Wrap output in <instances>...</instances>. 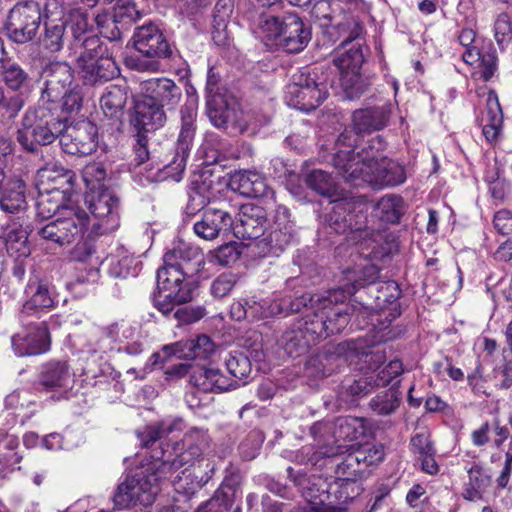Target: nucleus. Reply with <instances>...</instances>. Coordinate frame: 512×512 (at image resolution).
Returning <instances> with one entry per match:
<instances>
[{
  "instance_id": "774afa93",
  "label": "nucleus",
  "mask_w": 512,
  "mask_h": 512,
  "mask_svg": "<svg viewBox=\"0 0 512 512\" xmlns=\"http://www.w3.org/2000/svg\"><path fill=\"white\" fill-rule=\"evenodd\" d=\"M232 502L230 495L223 489H219L213 497L199 506L196 512H228Z\"/></svg>"
},
{
  "instance_id": "603ef678",
  "label": "nucleus",
  "mask_w": 512,
  "mask_h": 512,
  "mask_svg": "<svg viewBox=\"0 0 512 512\" xmlns=\"http://www.w3.org/2000/svg\"><path fill=\"white\" fill-rule=\"evenodd\" d=\"M380 270L379 268L371 263H367L362 266H358L353 271H348L347 279L352 280L351 283L345 284L338 289L348 291L353 289V294L358 288L364 287L366 285H371L376 283L379 278Z\"/></svg>"
},
{
  "instance_id": "0eeeda50",
  "label": "nucleus",
  "mask_w": 512,
  "mask_h": 512,
  "mask_svg": "<svg viewBox=\"0 0 512 512\" xmlns=\"http://www.w3.org/2000/svg\"><path fill=\"white\" fill-rule=\"evenodd\" d=\"M42 22L41 7L34 0L17 3L9 12L5 29L10 40L24 44L33 40Z\"/></svg>"
},
{
  "instance_id": "4be33fe9",
  "label": "nucleus",
  "mask_w": 512,
  "mask_h": 512,
  "mask_svg": "<svg viewBox=\"0 0 512 512\" xmlns=\"http://www.w3.org/2000/svg\"><path fill=\"white\" fill-rule=\"evenodd\" d=\"M141 93L162 108L174 110L182 98L181 88L169 78H152L141 83Z\"/></svg>"
},
{
  "instance_id": "4468645a",
  "label": "nucleus",
  "mask_w": 512,
  "mask_h": 512,
  "mask_svg": "<svg viewBox=\"0 0 512 512\" xmlns=\"http://www.w3.org/2000/svg\"><path fill=\"white\" fill-rule=\"evenodd\" d=\"M12 349L19 356H33L50 349V336L45 322L29 323L11 338Z\"/></svg>"
},
{
  "instance_id": "6e6552de",
  "label": "nucleus",
  "mask_w": 512,
  "mask_h": 512,
  "mask_svg": "<svg viewBox=\"0 0 512 512\" xmlns=\"http://www.w3.org/2000/svg\"><path fill=\"white\" fill-rule=\"evenodd\" d=\"M327 96L326 84L318 82L315 73H301L287 91L289 105L306 112L319 107Z\"/></svg>"
},
{
  "instance_id": "f8f14e48",
  "label": "nucleus",
  "mask_w": 512,
  "mask_h": 512,
  "mask_svg": "<svg viewBox=\"0 0 512 512\" xmlns=\"http://www.w3.org/2000/svg\"><path fill=\"white\" fill-rule=\"evenodd\" d=\"M97 138V126L90 121L82 120L69 126L65 124L60 144L68 154L86 156L96 150Z\"/></svg>"
},
{
  "instance_id": "5701e85b",
  "label": "nucleus",
  "mask_w": 512,
  "mask_h": 512,
  "mask_svg": "<svg viewBox=\"0 0 512 512\" xmlns=\"http://www.w3.org/2000/svg\"><path fill=\"white\" fill-rule=\"evenodd\" d=\"M233 219L222 208L209 206L203 212L201 220L193 225L194 232L205 240H213L225 235L232 229Z\"/></svg>"
},
{
  "instance_id": "4d7b16f0",
  "label": "nucleus",
  "mask_w": 512,
  "mask_h": 512,
  "mask_svg": "<svg viewBox=\"0 0 512 512\" xmlns=\"http://www.w3.org/2000/svg\"><path fill=\"white\" fill-rule=\"evenodd\" d=\"M401 393L396 388H389L373 397L369 403L370 408L378 415L393 413L400 404Z\"/></svg>"
},
{
  "instance_id": "2eb2a0df",
  "label": "nucleus",
  "mask_w": 512,
  "mask_h": 512,
  "mask_svg": "<svg viewBox=\"0 0 512 512\" xmlns=\"http://www.w3.org/2000/svg\"><path fill=\"white\" fill-rule=\"evenodd\" d=\"M196 115V108L193 105L186 104L180 110L181 129L175 146V155L167 165L177 173H182L187 164L196 132Z\"/></svg>"
},
{
  "instance_id": "bf43d9fd",
  "label": "nucleus",
  "mask_w": 512,
  "mask_h": 512,
  "mask_svg": "<svg viewBox=\"0 0 512 512\" xmlns=\"http://www.w3.org/2000/svg\"><path fill=\"white\" fill-rule=\"evenodd\" d=\"M82 99L81 88L76 84L67 89L63 97L47 99L45 104H48V107L53 108L55 113H57L58 109H61L66 113H71L81 108Z\"/></svg>"
},
{
  "instance_id": "9b49d317",
  "label": "nucleus",
  "mask_w": 512,
  "mask_h": 512,
  "mask_svg": "<svg viewBox=\"0 0 512 512\" xmlns=\"http://www.w3.org/2000/svg\"><path fill=\"white\" fill-rule=\"evenodd\" d=\"M360 137L353 127L346 128L335 142L332 163L346 182L350 180V172L353 171V168H359L364 162L363 156L369 153L367 150L354 153Z\"/></svg>"
},
{
  "instance_id": "09e8293b",
  "label": "nucleus",
  "mask_w": 512,
  "mask_h": 512,
  "mask_svg": "<svg viewBox=\"0 0 512 512\" xmlns=\"http://www.w3.org/2000/svg\"><path fill=\"white\" fill-rule=\"evenodd\" d=\"M210 184L205 180H193L188 188V202L185 208L187 215H195L197 212L203 210L210 201Z\"/></svg>"
},
{
  "instance_id": "a878e982",
  "label": "nucleus",
  "mask_w": 512,
  "mask_h": 512,
  "mask_svg": "<svg viewBox=\"0 0 512 512\" xmlns=\"http://www.w3.org/2000/svg\"><path fill=\"white\" fill-rule=\"evenodd\" d=\"M163 262L178 266L186 273H198L205 264L204 255L198 247L179 241L163 256Z\"/></svg>"
},
{
  "instance_id": "aec40b11",
  "label": "nucleus",
  "mask_w": 512,
  "mask_h": 512,
  "mask_svg": "<svg viewBox=\"0 0 512 512\" xmlns=\"http://www.w3.org/2000/svg\"><path fill=\"white\" fill-rule=\"evenodd\" d=\"M266 212L258 205L244 204L241 206L236 222H233L234 235L242 240H258L264 235Z\"/></svg>"
},
{
  "instance_id": "39448f33",
  "label": "nucleus",
  "mask_w": 512,
  "mask_h": 512,
  "mask_svg": "<svg viewBox=\"0 0 512 512\" xmlns=\"http://www.w3.org/2000/svg\"><path fill=\"white\" fill-rule=\"evenodd\" d=\"M63 216L38 229V235L46 241L60 246L69 245L86 231L90 217L79 206L63 208Z\"/></svg>"
},
{
  "instance_id": "f257e3e1",
  "label": "nucleus",
  "mask_w": 512,
  "mask_h": 512,
  "mask_svg": "<svg viewBox=\"0 0 512 512\" xmlns=\"http://www.w3.org/2000/svg\"><path fill=\"white\" fill-rule=\"evenodd\" d=\"M40 103L26 110L15 135L22 149L29 153L37 152L39 146L52 144L65 129V118Z\"/></svg>"
},
{
  "instance_id": "c756f323",
  "label": "nucleus",
  "mask_w": 512,
  "mask_h": 512,
  "mask_svg": "<svg viewBox=\"0 0 512 512\" xmlns=\"http://www.w3.org/2000/svg\"><path fill=\"white\" fill-rule=\"evenodd\" d=\"M389 119V111L385 107L359 109L352 115V127L361 136L383 129Z\"/></svg>"
},
{
  "instance_id": "2f4dec72",
  "label": "nucleus",
  "mask_w": 512,
  "mask_h": 512,
  "mask_svg": "<svg viewBox=\"0 0 512 512\" xmlns=\"http://www.w3.org/2000/svg\"><path fill=\"white\" fill-rule=\"evenodd\" d=\"M234 190L247 198L266 197L270 193L265 179L254 171H240L231 179Z\"/></svg>"
},
{
  "instance_id": "9d476101",
  "label": "nucleus",
  "mask_w": 512,
  "mask_h": 512,
  "mask_svg": "<svg viewBox=\"0 0 512 512\" xmlns=\"http://www.w3.org/2000/svg\"><path fill=\"white\" fill-rule=\"evenodd\" d=\"M351 295H353V289L344 291L336 288L330 290L326 296H321L320 308L322 314L318 315L325 319L329 336L340 333L348 325L351 312L354 309L344 305V302Z\"/></svg>"
},
{
  "instance_id": "b1692460",
  "label": "nucleus",
  "mask_w": 512,
  "mask_h": 512,
  "mask_svg": "<svg viewBox=\"0 0 512 512\" xmlns=\"http://www.w3.org/2000/svg\"><path fill=\"white\" fill-rule=\"evenodd\" d=\"M363 488L358 481L337 479L331 483L328 495H324L326 512H346L362 493Z\"/></svg>"
},
{
  "instance_id": "de8ad7c7",
  "label": "nucleus",
  "mask_w": 512,
  "mask_h": 512,
  "mask_svg": "<svg viewBox=\"0 0 512 512\" xmlns=\"http://www.w3.org/2000/svg\"><path fill=\"white\" fill-rule=\"evenodd\" d=\"M293 232L288 230L269 229L268 234L257 242L263 256H278L292 241Z\"/></svg>"
},
{
  "instance_id": "13d9d810",
  "label": "nucleus",
  "mask_w": 512,
  "mask_h": 512,
  "mask_svg": "<svg viewBox=\"0 0 512 512\" xmlns=\"http://www.w3.org/2000/svg\"><path fill=\"white\" fill-rule=\"evenodd\" d=\"M344 447L324 445L318 450L313 451L311 447L305 446L298 452L296 458L300 463L310 464L312 466H321L320 461L325 458H333L343 453Z\"/></svg>"
},
{
  "instance_id": "423d86ee",
  "label": "nucleus",
  "mask_w": 512,
  "mask_h": 512,
  "mask_svg": "<svg viewBox=\"0 0 512 512\" xmlns=\"http://www.w3.org/2000/svg\"><path fill=\"white\" fill-rule=\"evenodd\" d=\"M135 49L151 60H140L137 68L141 71L156 72L160 64L157 59H169L173 50L163 32L154 23L138 27L133 35Z\"/></svg>"
},
{
  "instance_id": "ddd939ff",
  "label": "nucleus",
  "mask_w": 512,
  "mask_h": 512,
  "mask_svg": "<svg viewBox=\"0 0 512 512\" xmlns=\"http://www.w3.org/2000/svg\"><path fill=\"white\" fill-rule=\"evenodd\" d=\"M330 356L343 357L346 361L362 360L369 370H377L386 361V352L376 345H367L362 339L348 340L327 348Z\"/></svg>"
},
{
  "instance_id": "c85d7f7f",
  "label": "nucleus",
  "mask_w": 512,
  "mask_h": 512,
  "mask_svg": "<svg viewBox=\"0 0 512 512\" xmlns=\"http://www.w3.org/2000/svg\"><path fill=\"white\" fill-rule=\"evenodd\" d=\"M78 66L84 83L91 86L110 81L119 73L116 62L110 56L78 63Z\"/></svg>"
},
{
  "instance_id": "a19ab883",
  "label": "nucleus",
  "mask_w": 512,
  "mask_h": 512,
  "mask_svg": "<svg viewBox=\"0 0 512 512\" xmlns=\"http://www.w3.org/2000/svg\"><path fill=\"white\" fill-rule=\"evenodd\" d=\"M45 18L40 43L45 50L51 53L59 52L63 49L66 40V22L64 19H53L48 15H45Z\"/></svg>"
},
{
  "instance_id": "e2e57ef3",
  "label": "nucleus",
  "mask_w": 512,
  "mask_h": 512,
  "mask_svg": "<svg viewBox=\"0 0 512 512\" xmlns=\"http://www.w3.org/2000/svg\"><path fill=\"white\" fill-rule=\"evenodd\" d=\"M365 470L361 467L354 451L349 452L342 461L336 464L335 473L337 479H351L358 481L364 474Z\"/></svg>"
},
{
  "instance_id": "473e14b6",
  "label": "nucleus",
  "mask_w": 512,
  "mask_h": 512,
  "mask_svg": "<svg viewBox=\"0 0 512 512\" xmlns=\"http://www.w3.org/2000/svg\"><path fill=\"white\" fill-rule=\"evenodd\" d=\"M363 32V26L358 18L351 13H344L335 24L327 25L326 33L334 41H340V47L357 40Z\"/></svg>"
},
{
  "instance_id": "7c9ffc66",
  "label": "nucleus",
  "mask_w": 512,
  "mask_h": 512,
  "mask_svg": "<svg viewBox=\"0 0 512 512\" xmlns=\"http://www.w3.org/2000/svg\"><path fill=\"white\" fill-rule=\"evenodd\" d=\"M503 123V113L496 92L489 91L486 98V108L482 112L480 125L485 139L493 142L498 138Z\"/></svg>"
},
{
  "instance_id": "0e129e2a",
  "label": "nucleus",
  "mask_w": 512,
  "mask_h": 512,
  "mask_svg": "<svg viewBox=\"0 0 512 512\" xmlns=\"http://www.w3.org/2000/svg\"><path fill=\"white\" fill-rule=\"evenodd\" d=\"M226 368L229 374L237 380L247 378L252 370L249 358L242 352H232L225 359Z\"/></svg>"
},
{
  "instance_id": "8fccbe9b",
  "label": "nucleus",
  "mask_w": 512,
  "mask_h": 512,
  "mask_svg": "<svg viewBox=\"0 0 512 512\" xmlns=\"http://www.w3.org/2000/svg\"><path fill=\"white\" fill-rule=\"evenodd\" d=\"M158 290V293L153 298V305L164 316L173 315L176 306L192 301V297L188 296V290L186 289H178L177 292Z\"/></svg>"
},
{
  "instance_id": "69168bd1",
  "label": "nucleus",
  "mask_w": 512,
  "mask_h": 512,
  "mask_svg": "<svg viewBox=\"0 0 512 512\" xmlns=\"http://www.w3.org/2000/svg\"><path fill=\"white\" fill-rule=\"evenodd\" d=\"M318 298L320 296H313L308 293L298 297L284 296V305L286 307V316L295 313H306L311 312L318 304Z\"/></svg>"
},
{
  "instance_id": "c03bdc74",
  "label": "nucleus",
  "mask_w": 512,
  "mask_h": 512,
  "mask_svg": "<svg viewBox=\"0 0 512 512\" xmlns=\"http://www.w3.org/2000/svg\"><path fill=\"white\" fill-rule=\"evenodd\" d=\"M320 308V298L315 308L306 313L302 318L298 319V327H302L307 333V338L313 342L314 345L329 337L328 330L326 329L325 319L317 314H322Z\"/></svg>"
},
{
  "instance_id": "79ce46f5",
  "label": "nucleus",
  "mask_w": 512,
  "mask_h": 512,
  "mask_svg": "<svg viewBox=\"0 0 512 512\" xmlns=\"http://www.w3.org/2000/svg\"><path fill=\"white\" fill-rule=\"evenodd\" d=\"M182 420H175L173 422H159L153 425L146 426L143 431L138 432V438L141 444L146 448H152L158 441L160 443V449L155 450L151 457L161 451V447L164 449L163 439L175 430H180Z\"/></svg>"
},
{
  "instance_id": "cd10ccee",
  "label": "nucleus",
  "mask_w": 512,
  "mask_h": 512,
  "mask_svg": "<svg viewBox=\"0 0 512 512\" xmlns=\"http://www.w3.org/2000/svg\"><path fill=\"white\" fill-rule=\"evenodd\" d=\"M196 273H186L178 266L164 263L157 270V286L162 291L177 292V290H188V296L193 298L195 283L190 278Z\"/></svg>"
},
{
  "instance_id": "5fc2aeb1",
  "label": "nucleus",
  "mask_w": 512,
  "mask_h": 512,
  "mask_svg": "<svg viewBox=\"0 0 512 512\" xmlns=\"http://www.w3.org/2000/svg\"><path fill=\"white\" fill-rule=\"evenodd\" d=\"M71 260L80 263H86L92 268H97L100 265L101 260L97 255V247L93 237L88 235L85 238H81L70 252Z\"/></svg>"
},
{
  "instance_id": "e433bc0d",
  "label": "nucleus",
  "mask_w": 512,
  "mask_h": 512,
  "mask_svg": "<svg viewBox=\"0 0 512 512\" xmlns=\"http://www.w3.org/2000/svg\"><path fill=\"white\" fill-rule=\"evenodd\" d=\"M26 185L15 179L6 183L0 193V209L5 213L18 214L27 208Z\"/></svg>"
},
{
  "instance_id": "f3484780",
  "label": "nucleus",
  "mask_w": 512,
  "mask_h": 512,
  "mask_svg": "<svg viewBox=\"0 0 512 512\" xmlns=\"http://www.w3.org/2000/svg\"><path fill=\"white\" fill-rule=\"evenodd\" d=\"M213 351V343L207 335H199L195 339L179 341L165 345L161 351L151 355L152 365H163L172 356L178 358H199Z\"/></svg>"
},
{
  "instance_id": "4c0bfd02",
  "label": "nucleus",
  "mask_w": 512,
  "mask_h": 512,
  "mask_svg": "<svg viewBox=\"0 0 512 512\" xmlns=\"http://www.w3.org/2000/svg\"><path fill=\"white\" fill-rule=\"evenodd\" d=\"M332 210L326 216L329 227L337 234H344L347 231H361L362 227L353 224V214L350 212V204L341 197L332 201Z\"/></svg>"
},
{
  "instance_id": "1a4fd4ad",
  "label": "nucleus",
  "mask_w": 512,
  "mask_h": 512,
  "mask_svg": "<svg viewBox=\"0 0 512 512\" xmlns=\"http://www.w3.org/2000/svg\"><path fill=\"white\" fill-rule=\"evenodd\" d=\"M85 203L94 219L98 220L92 224L94 232L104 234L118 227V199L112 191H89L85 196Z\"/></svg>"
},
{
  "instance_id": "58836bf2",
  "label": "nucleus",
  "mask_w": 512,
  "mask_h": 512,
  "mask_svg": "<svg viewBox=\"0 0 512 512\" xmlns=\"http://www.w3.org/2000/svg\"><path fill=\"white\" fill-rule=\"evenodd\" d=\"M280 343L285 352L292 358L305 355L314 346L313 342L307 338L304 329L298 327V321L283 333Z\"/></svg>"
},
{
  "instance_id": "dca6fc26",
  "label": "nucleus",
  "mask_w": 512,
  "mask_h": 512,
  "mask_svg": "<svg viewBox=\"0 0 512 512\" xmlns=\"http://www.w3.org/2000/svg\"><path fill=\"white\" fill-rule=\"evenodd\" d=\"M288 478L297 486L302 496L311 505V510L326 512L324 495H328L331 483L319 475L308 476L303 471H295L292 467L287 468Z\"/></svg>"
},
{
  "instance_id": "f03ea898",
  "label": "nucleus",
  "mask_w": 512,
  "mask_h": 512,
  "mask_svg": "<svg viewBox=\"0 0 512 512\" xmlns=\"http://www.w3.org/2000/svg\"><path fill=\"white\" fill-rule=\"evenodd\" d=\"M158 458L155 453L151 462L127 475L117 486L113 501L118 509H126L137 503L144 506L152 504L158 493L159 483L170 478L166 472H160L162 466Z\"/></svg>"
},
{
  "instance_id": "6ab92c4d",
  "label": "nucleus",
  "mask_w": 512,
  "mask_h": 512,
  "mask_svg": "<svg viewBox=\"0 0 512 512\" xmlns=\"http://www.w3.org/2000/svg\"><path fill=\"white\" fill-rule=\"evenodd\" d=\"M26 300L19 312V319L24 322L27 316L40 317L43 313L56 307L58 301L47 284L30 279L25 288Z\"/></svg>"
},
{
  "instance_id": "3c124183",
  "label": "nucleus",
  "mask_w": 512,
  "mask_h": 512,
  "mask_svg": "<svg viewBox=\"0 0 512 512\" xmlns=\"http://www.w3.org/2000/svg\"><path fill=\"white\" fill-rule=\"evenodd\" d=\"M375 215L384 222L397 223L404 213V201L398 195H385L376 203Z\"/></svg>"
},
{
  "instance_id": "f704fd0d",
  "label": "nucleus",
  "mask_w": 512,
  "mask_h": 512,
  "mask_svg": "<svg viewBox=\"0 0 512 512\" xmlns=\"http://www.w3.org/2000/svg\"><path fill=\"white\" fill-rule=\"evenodd\" d=\"M130 89L127 83L113 84L105 88L100 106L106 117L119 119L123 115Z\"/></svg>"
},
{
  "instance_id": "052dcab7",
  "label": "nucleus",
  "mask_w": 512,
  "mask_h": 512,
  "mask_svg": "<svg viewBox=\"0 0 512 512\" xmlns=\"http://www.w3.org/2000/svg\"><path fill=\"white\" fill-rule=\"evenodd\" d=\"M66 22L71 30L75 44L82 41L86 36L91 35L93 26L89 23L88 14L80 9H73L69 12Z\"/></svg>"
},
{
  "instance_id": "20e7f679",
  "label": "nucleus",
  "mask_w": 512,
  "mask_h": 512,
  "mask_svg": "<svg viewBox=\"0 0 512 512\" xmlns=\"http://www.w3.org/2000/svg\"><path fill=\"white\" fill-rule=\"evenodd\" d=\"M134 109V122L139 130L136 135V144L134 145L135 158L133 160L134 168H137L149 161L148 139L141 130L149 132L162 128L167 121V116L161 105L153 102L142 93L141 97L136 101Z\"/></svg>"
},
{
  "instance_id": "49530a36",
  "label": "nucleus",
  "mask_w": 512,
  "mask_h": 512,
  "mask_svg": "<svg viewBox=\"0 0 512 512\" xmlns=\"http://www.w3.org/2000/svg\"><path fill=\"white\" fill-rule=\"evenodd\" d=\"M334 65L342 72L358 76L364 63V54L359 43L352 45L349 49L340 52L337 51L333 58Z\"/></svg>"
},
{
  "instance_id": "412c9836",
  "label": "nucleus",
  "mask_w": 512,
  "mask_h": 512,
  "mask_svg": "<svg viewBox=\"0 0 512 512\" xmlns=\"http://www.w3.org/2000/svg\"><path fill=\"white\" fill-rule=\"evenodd\" d=\"M45 88L42 90L40 102L57 99L65 95V91L74 86L72 68L65 62H52L44 70Z\"/></svg>"
},
{
  "instance_id": "680f3d73",
  "label": "nucleus",
  "mask_w": 512,
  "mask_h": 512,
  "mask_svg": "<svg viewBox=\"0 0 512 512\" xmlns=\"http://www.w3.org/2000/svg\"><path fill=\"white\" fill-rule=\"evenodd\" d=\"M81 51L78 56V63L91 61L93 59H100V57H109L107 47L101 42L100 38L96 35H89L78 42Z\"/></svg>"
},
{
  "instance_id": "37998d69",
  "label": "nucleus",
  "mask_w": 512,
  "mask_h": 512,
  "mask_svg": "<svg viewBox=\"0 0 512 512\" xmlns=\"http://www.w3.org/2000/svg\"><path fill=\"white\" fill-rule=\"evenodd\" d=\"M491 485V476L480 465H473L468 470V482L465 484L463 497L469 501L481 500Z\"/></svg>"
},
{
  "instance_id": "6e6d98bb",
  "label": "nucleus",
  "mask_w": 512,
  "mask_h": 512,
  "mask_svg": "<svg viewBox=\"0 0 512 512\" xmlns=\"http://www.w3.org/2000/svg\"><path fill=\"white\" fill-rule=\"evenodd\" d=\"M5 245L7 252L16 258H26L30 255V246L28 244V233L19 225L12 228L5 236Z\"/></svg>"
},
{
  "instance_id": "a211bd4d",
  "label": "nucleus",
  "mask_w": 512,
  "mask_h": 512,
  "mask_svg": "<svg viewBox=\"0 0 512 512\" xmlns=\"http://www.w3.org/2000/svg\"><path fill=\"white\" fill-rule=\"evenodd\" d=\"M207 115L211 123L222 129L232 126L241 132L248 130L246 123H242V111L234 99H228L221 94H215L207 99Z\"/></svg>"
},
{
  "instance_id": "393cba45",
  "label": "nucleus",
  "mask_w": 512,
  "mask_h": 512,
  "mask_svg": "<svg viewBox=\"0 0 512 512\" xmlns=\"http://www.w3.org/2000/svg\"><path fill=\"white\" fill-rule=\"evenodd\" d=\"M284 28L280 36V44L288 53L301 52L311 40V31L302 19L294 12L284 15Z\"/></svg>"
},
{
  "instance_id": "7ed1b4c3",
  "label": "nucleus",
  "mask_w": 512,
  "mask_h": 512,
  "mask_svg": "<svg viewBox=\"0 0 512 512\" xmlns=\"http://www.w3.org/2000/svg\"><path fill=\"white\" fill-rule=\"evenodd\" d=\"M364 162L359 168L354 167L350 172L348 183L360 185V181L376 187H393L406 180L405 168L398 162L387 157L378 158L370 154L363 156Z\"/></svg>"
},
{
  "instance_id": "c9c22d12",
  "label": "nucleus",
  "mask_w": 512,
  "mask_h": 512,
  "mask_svg": "<svg viewBox=\"0 0 512 512\" xmlns=\"http://www.w3.org/2000/svg\"><path fill=\"white\" fill-rule=\"evenodd\" d=\"M69 366L65 361L52 360L43 365L38 385L45 391H56L68 385Z\"/></svg>"
},
{
  "instance_id": "a18cd8bd",
  "label": "nucleus",
  "mask_w": 512,
  "mask_h": 512,
  "mask_svg": "<svg viewBox=\"0 0 512 512\" xmlns=\"http://www.w3.org/2000/svg\"><path fill=\"white\" fill-rule=\"evenodd\" d=\"M159 462L162 468L161 473L166 472L169 477L172 476L180 468L192 465L194 460L198 459L202 454V448L199 445H190L184 452L177 454L173 459H170V455L165 458L166 451L161 447V451L158 453Z\"/></svg>"
},
{
  "instance_id": "bb28decb",
  "label": "nucleus",
  "mask_w": 512,
  "mask_h": 512,
  "mask_svg": "<svg viewBox=\"0 0 512 512\" xmlns=\"http://www.w3.org/2000/svg\"><path fill=\"white\" fill-rule=\"evenodd\" d=\"M189 382L203 392H222L238 386L237 381L229 380L220 369L206 366L194 367Z\"/></svg>"
},
{
  "instance_id": "ea45409f",
  "label": "nucleus",
  "mask_w": 512,
  "mask_h": 512,
  "mask_svg": "<svg viewBox=\"0 0 512 512\" xmlns=\"http://www.w3.org/2000/svg\"><path fill=\"white\" fill-rule=\"evenodd\" d=\"M308 188L320 196L335 199L342 196V192L335 179L326 171L315 169L308 172L304 180Z\"/></svg>"
},
{
  "instance_id": "338daca9",
  "label": "nucleus",
  "mask_w": 512,
  "mask_h": 512,
  "mask_svg": "<svg viewBox=\"0 0 512 512\" xmlns=\"http://www.w3.org/2000/svg\"><path fill=\"white\" fill-rule=\"evenodd\" d=\"M284 16L262 14L259 18L258 29L269 40L280 39L284 28Z\"/></svg>"
},
{
  "instance_id": "72a5a7b5",
  "label": "nucleus",
  "mask_w": 512,
  "mask_h": 512,
  "mask_svg": "<svg viewBox=\"0 0 512 512\" xmlns=\"http://www.w3.org/2000/svg\"><path fill=\"white\" fill-rule=\"evenodd\" d=\"M38 176L42 183L49 185L46 189L48 193L61 192L66 195L72 190L73 172L56 163L46 164L38 171Z\"/></svg>"
},
{
  "instance_id": "864d4df0",
  "label": "nucleus",
  "mask_w": 512,
  "mask_h": 512,
  "mask_svg": "<svg viewBox=\"0 0 512 512\" xmlns=\"http://www.w3.org/2000/svg\"><path fill=\"white\" fill-rule=\"evenodd\" d=\"M365 432L362 419L348 416L337 419L334 435L338 440L357 441L365 435Z\"/></svg>"
}]
</instances>
